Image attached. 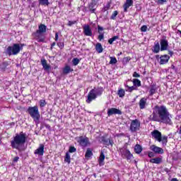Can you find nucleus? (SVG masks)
<instances>
[{
  "instance_id": "f257e3e1",
  "label": "nucleus",
  "mask_w": 181,
  "mask_h": 181,
  "mask_svg": "<svg viewBox=\"0 0 181 181\" xmlns=\"http://www.w3.org/2000/svg\"><path fill=\"white\" fill-rule=\"evenodd\" d=\"M149 121L161 122L165 125H173L172 115L169 112L168 107L165 105H156L153 108V113L148 117Z\"/></svg>"
},
{
  "instance_id": "f03ea898",
  "label": "nucleus",
  "mask_w": 181,
  "mask_h": 181,
  "mask_svg": "<svg viewBox=\"0 0 181 181\" xmlns=\"http://www.w3.org/2000/svg\"><path fill=\"white\" fill-rule=\"evenodd\" d=\"M26 139H28V137L23 132H20V134H16L13 139L11 141V148L19 151V148L26 144Z\"/></svg>"
},
{
  "instance_id": "7ed1b4c3",
  "label": "nucleus",
  "mask_w": 181,
  "mask_h": 181,
  "mask_svg": "<svg viewBox=\"0 0 181 181\" xmlns=\"http://www.w3.org/2000/svg\"><path fill=\"white\" fill-rule=\"evenodd\" d=\"M46 29H47V26L45 24H40L38 26V30H37L36 32L33 33L32 35L34 39L39 43H45V35H43V33H46Z\"/></svg>"
},
{
  "instance_id": "20e7f679",
  "label": "nucleus",
  "mask_w": 181,
  "mask_h": 181,
  "mask_svg": "<svg viewBox=\"0 0 181 181\" xmlns=\"http://www.w3.org/2000/svg\"><path fill=\"white\" fill-rule=\"evenodd\" d=\"M25 46H26L25 44H13L12 46H8L7 47L6 53L8 56H16V54H19L21 50H23Z\"/></svg>"
},
{
  "instance_id": "39448f33",
  "label": "nucleus",
  "mask_w": 181,
  "mask_h": 181,
  "mask_svg": "<svg viewBox=\"0 0 181 181\" xmlns=\"http://www.w3.org/2000/svg\"><path fill=\"white\" fill-rule=\"evenodd\" d=\"M26 112L33 118L35 122H37L40 119V112H39V107L37 106L28 107Z\"/></svg>"
},
{
  "instance_id": "423d86ee",
  "label": "nucleus",
  "mask_w": 181,
  "mask_h": 181,
  "mask_svg": "<svg viewBox=\"0 0 181 181\" xmlns=\"http://www.w3.org/2000/svg\"><path fill=\"white\" fill-rule=\"evenodd\" d=\"M119 153H120L122 158H125L127 160H131L134 158V155L128 149V143H125L123 147L119 148Z\"/></svg>"
},
{
  "instance_id": "0eeeda50",
  "label": "nucleus",
  "mask_w": 181,
  "mask_h": 181,
  "mask_svg": "<svg viewBox=\"0 0 181 181\" xmlns=\"http://www.w3.org/2000/svg\"><path fill=\"white\" fill-rule=\"evenodd\" d=\"M141 129V122L138 119L132 120L130 124V131L131 132H136Z\"/></svg>"
},
{
  "instance_id": "6e6552de",
  "label": "nucleus",
  "mask_w": 181,
  "mask_h": 181,
  "mask_svg": "<svg viewBox=\"0 0 181 181\" xmlns=\"http://www.w3.org/2000/svg\"><path fill=\"white\" fill-rule=\"evenodd\" d=\"M100 0H92L90 3L88 4V9L90 12V13H95V11H97V4H98Z\"/></svg>"
},
{
  "instance_id": "1a4fd4ad",
  "label": "nucleus",
  "mask_w": 181,
  "mask_h": 181,
  "mask_svg": "<svg viewBox=\"0 0 181 181\" xmlns=\"http://www.w3.org/2000/svg\"><path fill=\"white\" fill-rule=\"evenodd\" d=\"M78 143L83 148H86L90 145V140L88 137H83V136H79V139L78 140Z\"/></svg>"
},
{
  "instance_id": "9d476101",
  "label": "nucleus",
  "mask_w": 181,
  "mask_h": 181,
  "mask_svg": "<svg viewBox=\"0 0 181 181\" xmlns=\"http://www.w3.org/2000/svg\"><path fill=\"white\" fill-rule=\"evenodd\" d=\"M97 98V95L95 94V88L91 89L88 94V98L86 100L87 104H90L93 100Z\"/></svg>"
},
{
  "instance_id": "9b49d317",
  "label": "nucleus",
  "mask_w": 181,
  "mask_h": 181,
  "mask_svg": "<svg viewBox=\"0 0 181 181\" xmlns=\"http://www.w3.org/2000/svg\"><path fill=\"white\" fill-rule=\"evenodd\" d=\"M107 115L109 117H111V115H122V111L115 107L109 108L107 110Z\"/></svg>"
},
{
  "instance_id": "f8f14e48",
  "label": "nucleus",
  "mask_w": 181,
  "mask_h": 181,
  "mask_svg": "<svg viewBox=\"0 0 181 181\" xmlns=\"http://www.w3.org/2000/svg\"><path fill=\"white\" fill-rule=\"evenodd\" d=\"M100 142L103 144V145H106V146H114V140L112 139H107L105 136L100 137Z\"/></svg>"
},
{
  "instance_id": "ddd939ff",
  "label": "nucleus",
  "mask_w": 181,
  "mask_h": 181,
  "mask_svg": "<svg viewBox=\"0 0 181 181\" xmlns=\"http://www.w3.org/2000/svg\"><path fill=\"white\" fill-rule=\"evenodd\" d=\"M151 136L155 138L158 142H162V133L158 130H153L151 132Z\"/></svg>"
},
{
  "instance_id": "4468645a",
  "label": "nucleus",
  "mask_w": 181,
  "mask_h": 181,
  "mask_svg": "<svg viewBox=\"0 0 181 181\" xmlns=\"http://www.w3.org/2000/svg\"><path fill=\"white\" fill-rule=\"evenodd\" d=\"M160 45L161 52H165V50H168V47H169V42H168V40L161 39L160 40Z\"/></svg>"
},
{
  "instance_id": "2eb2a0df",
  "label": "nucleus",
  "mask_w": 181,
  "mask_h": 181,
  "mask_svg": "<svg viewBox=\"0 0 181 181\" xmlns=\"http://www.w3.org/2000/svg\"><path fill=\"white\" fill-rule=\"evenodd\" d=\"M169 60H170V57L168 54L161 55L160 57L159 64L163 65L169 63Z\"/></svg>"
},
{
  "instance_id": "dca6fc26",
  "label": "nucleus",
  "mask_w": 181,
  "mask_h": 181,
  "mask_svg": "<svg viewBox=\"0 0 181 181\" xmlns=\"http://www.w3.org/2000/svg\"><path fill=\"white\" fill-rule=\"evenodd\" d=\"M35 155H39L40 156H43L45 153V145L40 144L38 148L34 151Z\"/></svg>"
},
{
  "instance_id": "f3484780",
  "label": "nucleus",
  "mask_w": 181,
  "mask_h": 181,
  "mask_svg": "<svg viewBox=\"0 0 181 181\" xmlns=\"http://www.w3.org/2000/svg\"><path fill=\"white\" fill-rule=\"evenodd\" d=\"M83 33L85 36H93V31L89 25H86L83 26Z\"/></svg>"
},
{
  "instance_id": "a211bd4d",
  "label": "nucleus",
  "mask_w": 181,
  "mask_h": 181,
  "mask_svg": "<svg viewBox=\"0 0 181 181\" xmlns=\"http://www.w3.org/2000/svg\"><path fill=\"white\" fill-rule=\"evenodd\" d=\"M150 149L151 151H153V152L154 153H158V154H162L164 153L163 151V148H160V147H158V146H156L155 145H152L151 147H150Z\"/></svg>"
},
{
  "instance_id": "6ab92c4d",
  "label": "nucleus",
  "mask_w": 181,
  "mask_h": 181,
  "mask_svg": "<svg viewBox=\"0 0 181 181\" xmlns=\"http://www.w3.org/2000/svg\"><path fill=\"white\" fill-rule=\"evenodd\" d=\"M134 5L133 0H126V2L123 5L124 12H128V8Z\"/></svg>"
},
{
  "instance_id": "aec40b11",
  "label": "nucleus",
  "mask_w": 181,
  "mask_h": 181,
  "mask_svg": "<svg viewBox=\"0 0 181 181\" xmlns=\"http://www.w3.org/2000/svg\"><path fill=\"white\" fill-rule=\"evenodd\" d=\"M41 64L44 70H46V71L50 70L51 69L50 65L47 64V61H46V59H41Z\"/></svg>"
},
{
  "instance_id": "412c9836",
  "label": "nucleus",
  "mask_w": 181,
  "mask_h": 181,
  "mask_svg": "<svg viewBox=\"0 0 181 181\" xmlns=\"http://www.w3.org/2000/svg\"><path fill=\"white\" fill-rule=\"evenodd\" d=\"M104 160H105V155L103 152H101L98 158V163L100 166H104Z\"/></svg>"
},
{
  "instance_id": "4be33fe9",
  "label": "nucleus",
  "mask_w": 181,
  "mask_h": 181,
  "mask_svg": "<svg viewBox=\"0 0 181 181\" xmlns=\"http://www.w3.org/2000/svg\"><path fill=\"white\" fill-rule=\"evenodd\" d=\"M146 98H142L141 99H140L139 102V105L140 107V110H144L145 109V107L146 105Z\"/></svg>"
},
{
  "instance_id": "5701e85b",
  "label": "nucleus",
  "mask_w": 181,
  "mask_h": 181,
  "mask_svg": "<svg viewBox=\"0 0 181 181\" xmlns=\"http://www.w3.org/2000/svg\"><path fill=\"white\" fill-rule=\"evenodd\" d=\"M73 71H74L73 69H71V67H70V66L66 65L63 69L62 74H69V73H71Z\"/></svg>"
},
{
  "instance_id": "b1692460",
  "label": "nucleus",
  "mask_w": 181,
  "mask_h": 181,
  "mask_svg": "<svg viewBox=\"0 0 181 181\" xmlns=\"http://www.w3.org/2000/svg\"><path fill=\"white\" fill-rule=\"evenodd\" d=\"M150 163H156V165H159V164L162 163V158L157 157L155 158H151V159H150Z\"/></svg>"
},
{
  "instance_id": "393cba45",
  "label": "nucleus",
  "mask_w": 181,
  "mask_h": 181,
  "mask_svg": "<svg viewBox=\"0 0 181 181\" xmlns=\"http://www.w3.org/2000/svg\"><path fill=\"white\" fill-rule=\"evenodd\" d=\"M153 52V53H159L160 52V45L158 42L154 43Z\"/></svg>"
},
{
  "instance_id": "a878e982",
  "label": "nucleus",
  "mask_w": 181,
  "mask_h": 181,
  "mask_svg": "<svg viewBox=\"0 0 181 181\" xmlns=\"http://www.w3.org/2000/svg\"><path fill=\"white\" fill-rule=\"evenodd\" d=\"M95 50L98 53H103V52L104 51V49L103 48V45H101V43L100 42L96 43Z\"/></svg>"
},
{
  "instance_id": "bb28decb",
  "label": "nucleus",
  "mask_w": 181,
  "mask_h": 181,
  "mask_svg": "<svg viewBox=\"0 0 181 181\" xmlns=\"http://www.w3.org/2000/svg\"><path fill=\"white\" fill-rule=\"evenodd\" d=\"M143 151L142 146L139 144H136L134 146V152L135 153H137V155H139Z\"/></svg>"
},
{
  "instance_id": "cd10ccee",
  "label": "nucleus",
  "mask_w": 181,
  "mask_h": 181,
  "mask_svg": "<svg viewBox=\"0 0 181 181\" xmlns=\"http://www.w3.org/2000/svg\"><path fill=\"white\" fill-rule=\"evenodd\" d=\"M132 83L136 88V87H141V81L138 78H134Z\"/></svg>"
},
{
  "instance_id": "c85d7f7f",
  "label": "nucleus",
  "mask_w": 181,
  "mask_h": 181,
  "mask_svg": "<svg viewBox=\"0 0 181 181\" xmlns=\"http://www.w3.org/2000/svg\"><path fill=\"white\" fill-rule=\"evenodd\" d=\"M103 92H104V88H103L102 87L95 89V94L96 95V97L97 95L98 96L103 95Z\"/></svg>"
},
{
  "instance_id": "c756f323",
  "label": "nucleus",
  "mask_w": 181,
  "mask_h": 181,
  "mask_svg": "<svg viewBox=\"0 0 181 181\" xmlns=\"http://www.w3.org/2000/svg\"><path fill=\"white\" fill-rule=\"evenodd\" d=\"M117 95L119 98H123V97H125V90L122 88H119L117 91Z\"/></svg>"
},
{
  "instance_id": "7c9ffc66",
  "label": "nucleus",
  "mask_w": 181,
  "mask_h": 181,
  "mask_svg": "<svg viewBox=\"0 0 181 181\" xmlns=\"http://www.w3.org/2000/svg\"><path fill=\"white\" fill-rule=\"evenodd\" d=\"M93 156V149L88 148L85 154V158H91Z\"/></svg>"
},
{
  "instance_id": "2f4dec72",
  "label": "nucleus",
  "mask_w": 181,
  "mask_h": 181,
  "mask_svg": "<svg viewBox=\"0 0 181 181\" xmlns=\"http://www.w3.org/2000/svg\"><path fill=\"white\" fill-rule=\"evenodd\" d=\"M64 162L66 163L68 165H70V162H71V158L69 153H66V155L64 157Z\"/></svg>"
},
{
  "instance_id": "473e14b6",
  "label": "nucleus",
  "mask_w": 181,
  "mask_h": 181,
  "mask_svg": "<svg viewBox=\"0 0 181 181\" xmlns=\"http://www.w3.org/2000/svg\"><path fill=\"white\" fill-rule=\"evenodd\" d=\"M156 93V85H152L151 86L149 94L150 95H153Z\"/></svg>"
},
{
  "instance_id": "72a5a7b5",
  "label": "nucleus",
  "mask_w": 181,
  "mask_h": 181,
  "mask_svg": "<svg viewBox=\"0 0 181 181\" xmlns=\"http://www.w3.org/2000/svg\"><path fill=\"white\" fill-rule=\"evenodd\" d=\"M38 2L42 6H49V0H39Z\"/></svg>"
},
{
  "instance_id": "f704fd0d",
  "label": "nucleus",
  "mask_w": 181,
  "mask_h": 181,
  "mask_svg": "<svg viewBox=\"0 0 181 181\" xmlns=\"http://www.w3.org/2000/svg\"><path fill=\"white\" fill-rule=\"evenodd\" d=\"M111 1H108L106 4V6H105L103 8V12H106V11H108V9H110V8H111Z\"/></svg>"
},
{
  "instance_id": "c9c22d12",
  "label": "nucleus",
  "mask_w": 181,
  "mask_h": 181,
  "mask_svg": "<svg viewBox=\"0 0 181 181\" xmlns=\"http://www.w3.org/2000/svg\"><path fill=\"white\" fill-rule=\"evenodd\" d=\"M117 39H119V36H114L112 38L108 40V43L109 45H112V43H114V42H115V40H117Z\"/></svg>"
},
{
  "instance_id": "e433bc0d",
  "label": "nucleus",
  "mask_w": 181,
  "mask_h": 181,
  "mask_svg": "<svg viewBox=\"0 0 181 181\" xmlns=\"http://www.w3.org/2000/svg\"><path fill=\"white\" fill-rule=\"evenodd\" d=\"M125 87H127V88H128V91L129 93H132V91L135 90H138V88H136L135 87V86H129L128 85H126Z\"/></svg>"
},
{
  "instance_id": "4c0bfd02",
  "label": "nucleus",
  "mask_w": 181,
  "mask_h": 181,
  "mask_svg": "<svg viewBox=\"0 0 181 181\" xmlns=\"http://www.w3.org/2000/svg\"><path fill=\"white\" fill-rule=\"evenodd\" d=\"M110 64H117V58L114 57H110Z\"/></svg>"
},
{
  "instance_id": "58836bf2",
  "label": "nucleus",
  "mask_w": 181,
  "mask_h": 181,
  "mask_svg": "<svg viewBox=\"0 0 181 181\" xmlns=\"http://www.w3.org/2000/svg\"><path fill=\"white\" fill-rule=\"evenodd\" d=\"M161 142H162L163 145H167V144H168V136H164L162 137V136H161Z\"/></svg>"
},
{
  "instance_id": "ea45409f",
  "label": "nucleus",
  "mask_w": 181,
  "mask_h": 181,
  "mask_svg": "<svg viewBox=\"0 0 181 181\" xmlns=\"http://www.w3.org/2000/svg\"><path fill=\"white\" fill-rule=\"evenodd\" d=\"M118 15V11H115L112 16H110V19H112V21H115L117 16Z\"/></svg>"
},
{
  "instance_id": "a19ab883",
  "label": "nucleus",
  "mask_w": 181,
  "mask_h": 181,
  "mask_svg": "<svg viewBox=\"0 0 181 181\" xmlns=\"http://www.w3.org/2000/svg\"><path fill=\"white\" fill-rule=\"evenodd\" d=\"M103 30H104V28H103L101 25H98V33H99V35H104V33H103Z\"/></svg>"
},
{
  "instance_id": "79ce46f5",
  "label": "nucleus",
  "mask_w": 181,
  "mask_h": 181,
  "mask_svg": "<svg viewBox=\"0 0 181 181\" xmlns=\"http://www.w3.org/2000/svg\"><path fill=\"white\" fill-rule=\"evenodd\" d=\"M57 46L59 47V49H64V41H59L57 42Z\"/></svg>"
},
{
  "instance_id": "37998d69",
  "label": "nucleus",
  "mask_w": 181,
  "mask_h": 181,
  "mask_svg": "<svg viewBox=\"0 0 181 181\" xmlns=\"http://www.w3.org/2000/svg\"><path fill=\"white\" fill-rule=\"evenodd\" d=\"M46 104H47V103H46V100H40V107L41 108H43V107H45Z\"/></svg>"
},
{
  "instance_id": "c03bdc74",
  "label": "nucleus",
  "mask_w": 181,
  "mask_h": 181,
  "mask_svg": "<svg viewBox=\"0 0 181 181\" xmlns=\"http://www.w3.org/2000/svg\"><path fill=\"white\" fill-rule=\"evenodd\" d=\"M72 63L74 66H77L78 63H80V59H78V58H74L72 60Z\"/></svg>"
},
{
  "instance_id": "a18cd8bd",
  "label": "nucleus",
  "mask_w": 181,
  "mask_h": 181,
  "mask_svg": "<svg viewBox=\"0 0 181 181\" xmlns=\"http://www.w3.org/2000/svg\"><path fill=\"white\" fill-rule=\"evenodd\" d=\"M76 151H77L76 147H74V146H70L69 147V153H74V152H76Z\"/></svg>"
},
{
  "instance_id": "49530a36",
  "label": "nucleus",
  "mask_w": 181,
  "mask_h": 181,
  "mask_svg": "<svg viewBox=\"0 0 181 181\" xmlns=\"http://www.w3.org/2000/svg\"><path fill=\"white\" fill-rule=\"evenodd\" d=\"M76 23H77V21H69L68 22L67 25H68V26H73V25H76Z\"/></svg>"
},
{
  "instance_id": "de8ad7c7",
  "label": "nucleus",
  "mask_w": 181,
  "mask_h": 181,
  "mask_svg": "<svg viewBox=\"0 0 181 181\" xmlns=\"http://www.w3.org/2000/svg\"><path fill=\"white\" fill-rule=\"evenodd\" d=\"M140 30H141V32H146V30H148V26L142 25Z\"/></svg>"
},
{
  "instance_id": "09e8293b",
  "label": "nucleus",
  "mask_w": 181,
  "mask_h": 181,
  "mask_svg": "<svg viewBox=\"0 0 181 181\" xmlns=\"http://www.w3.org/2000/svg\"><path fill=\"white\" fill-rule=\"evenodd\" d=\"M133 77L134 78H139V77H141V75L139 74H138L136 71H134L133 73Z\"/></svg>"
},
{
  "instance_id": "8fccbe9b",
  "label": "nucleus",
  "mask_w": 181,
  "mask_h": 181,
  "mask_svg": "<svg viewBox=\"0 0 181 181\" xmlns=\"http://www.w3.org/2000/svg\"><path fill=\"white\" fill-rule=\"evenodd\" d=\"M166 2V0H158L157 4L158 5H163Z\"/></svg>"
},
{
  "instance_id": "3c124183",
  "label": "nucleus",
  "mask_w": 181,
  "mask_h": 181,
  "mask_svg": "<svg viewBox=\"0 0 181 181\" xmlns=\"http://www.w3.org/2000/svg\"><path fill=\"white\" fill-rule=\"evenodd\" d=\"M44 127L49 131H52V127H50V124H45Z\"/></svg>"
},
{
  "instance_id": "603ef678",
  "label": "nucleus",
  "mask_w": 181,
  "mask_h": 181,
  "mask_svg": "<svg viewBox=\"0 0 181 181\" xmlns=\"http://www.w3.org/2000/svg\"><path fill=\"white\" fill-rule=\"evenodd\" d=\"M148 158H153L155 156V153H153L152 151H150L148 153Z\"/></svg>"
},
{
  "instance_id": "864d4df0",
  "label": "nucleus",
  "mask_w": 181,
  "mask_h": 181,
  "mask_svg": "<svg viewBox=\"0 0 181 181\" xmlns=\"http://www.w3.org/2000/svg\"><path fill=\"white\" fill-rule=\"evenodd\" d=\"M98 40H103V39H104V34H100L98 36Z\"/></svg>"
},
{
  "instance_id": "5fc2aeb1",
  "label": "nucleus",
  "mask_w": 181,
  "mask_h": 181,
  "mask_svg": "<svg viewBox=\"0 0 181 181\" xmlns=\"http://www.w3.org/2000/svg\"><path fill=\"white\" fill-rule=\"evenodd\" d=\"M18 160H19V157H18V156L14 157V158L13 159V162L14 163H16V162H18Z\"/></svg>"
},
{
  "instance_id": "6e6d98bb",
  "label": "nucleus",
  "mask_w": 181,
  "mask_h": 181,
  "mask_svg": "<svg viewBox=\"0 0 181 181\" xmlns=\"http://www.w3.org/2000/svg\"><path fill=\"white\" fill-rule=\"evenodd\" d=\"M54 40H55V42H57V40H59V33H55Z\"/></svg>"
},
{
  "instance_id": "4d7b16f0",
  "label": "nucleus",
  "mask_w": 181,
  "mask_h": 181,
  "mask_svg": "<svg viewBox=\"0 0 181 181\" xmlns=\"http://www.w3.org/2000/svg\"><path fill=\"white\" fill-rule=\"evenodd\" d=\"M54 46H56L55 42H54L51 44L50 50H53V47H54Z\"/></svg>"
},
{
  "instance_id": "13d9d810",
  "label": "nucleus",
  "mask_w": 181,
  "mask_h": 181,
  "mask_svg": "<svg viewBox=\"0 0 181 181\" xmlns=\"http://www.w3.org/2000/svg\"><path fill=\"white\" fill-rule=\"evenodd\" d=\"M168 54H170V56H173V51H168Z\"/></svg>"
},
{
  "instance_id": "bf43d9fd",
  "label": "nucleus",
  "mask_w": 181,
  "mask_h": 181,
  "mask_svg": "<svg viewBox=\"0 0 181 181\" xmlns=\"http://www.w3.org/2000/svg\"><path fill=\"white\" fill-rule=\"evenodd\" d=\"M171 181H179V180H177V178H173L171 179Z\"/></svg>"
},
{
  "instance_id": "052dcab7",
  "label": "nucleus",
  "mask_w": 181,
  "mask_h": 181,
  "mask_svg": "<svg viewBox=\"0 0 181 181\" xmlns=\"http://www.w3.org/2000/svg\"><path fill=\"white\" fill-rule=\"evenodd\" d=\"M121 54H122V52H120L119 54H118V56H121Z\"/></svg>"
},
{
  "instance_id": "680f3d73",
  "label": "nucleus",
  "mask_w": 181,
  "mask_h": 181,
  "mask_svg": "<svg viewBox=\"0 0 181 181\" xmlns=\"http://www.w3.org/2000/svg\"><path fill=\"white\" fill-rule=\"evenodd\" d=\"M156 59H159V55H156Z\"/></svg>"
},
{
  "instance_id": "e2e57ef3",
  "label": "nucleus",
  "mask_w": 181,
  "mask_h": 181,
  "mask_svg": "<svg viewBox=\"0 0 181 181\" xmlns=\"http://www.w3.org/2000/svg\"><path fill=\"white\" fill-rule=\"evenodd\" d=\"M172 68H173V69H175V66H174V65H172Z\"/></svg>"
}]
</instances>
